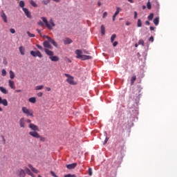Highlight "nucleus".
<instances>
[{"label": "nucleus", "instance_id": "obj_15", "mask_svg": "<svg viewBox=\"0 0 177 177\" xmlns=\"http://www.w3.org/2000/svg\"><path fill=\"white\" fill-rule=\"evenodd\" d=\"M66 168L68 169H70V170L74 169H75V167H77V162H73V163H71V164H68V165H66Z\"/></svg>", "mask_w": 177, "mask_h": 177}, {"label": "nucleus", "instance_id": "obj_62", "mask_svg": "<svg viewBox=\"0 0 177 177\" xmlns=\"http://www.w3.org/2000/svg\"><path fill=\"white\" fill-rule=\"evenodd\" d=\"M67 62H68V63H71V59H67Z\"/></svg>", "mask_w": 177, "mask_h": 177}, {"label": "nucleus", "instance_id": "obj_53", "mask_svg": "<svg viewBox=\"0 0 177 177\" xmlns=\"http://www.w3.org/2000/svg\"><path fill=\"white\" fill-rule=\"evenodd\" d=\"M53 1L57 3H59L62 1V0H53Z\"/></svg>", "mask_w": 177, "mask_h": 177}, {"label": "nucleus", "instance_id": "obj_23", "mask_svg": "<svg viewBox=\"0 0 177 177\" xmlns=\"http://www.w3.org/2000/svg\"><path fill=\"white\" fill-rule=\"evenodd\" d=\"M101 34L102 36L106 35V28L104 27V25L101 26Z\"/></svg>", "mask_w": 177, "mask_h": 177}, {"label": "nucleus", "instance_id": "obj_8", "mask_svg": "<svg viewBox=\"0 0 177 177\" xmlns=\"http://www.w3.org/2000/svg\"><path fill=\"white\" fill-rule=\"evenodd\" d=\"M64 76L67 77L66 82L71 85H77V82L74 81V77L70 74L65 73Z\"/></svg>", "mask_w": 177, "mask_h": 177}, {"label": "nucleus", "instance_id": "obj_38", "mask_svg": "<svg viewBox=\"0 0 177 177\" xmlns=\"http://www.w3.org/2000/svg\"><path fill=\"white\" fill-rule=\"evenodd\" d=\"M147 9H148V10H151V3H150V1H148L147 4Z\"/></svg>", "mask_w": 177, "mask_h": 177}, {"label": "nucleus", "instance_id": "obj_43", "mask_svg": "<svg viewBox=\"0 0 177 177\" xmlns=\"http://www.w3.org/2000/svg\"><path fill=\"white\" fill-rule=\"evenodd\" d=\"M44 93L42 92H39L37 93V96L38 97H41L43 96Z\"/></svg>", "mask_w": 177, "mask_h": 177}, {"label": "nucleus", "instance_id": "obj_32", "mask_svg": "<svg viewBox=\"0 0 177 177\" xmlns=\"http://www.w3.org/2000/svg\"><path fill=\"white\" fill-rule=\"evenodd\" d=\"M50 3V0H43L42 3L44 6H48Z\"/></svg>", "mask_w": 177, "mask_h": 177}, {"label": "nucleus", "instance_id": "obj_57", "mask_svg": "<svg viewBox=\"0 0 177 177\" xmlns=\"http://www.w3.org/2000/svg\"><path fill=\"white\" fill-rule=\"evenodd\" d=\"M115 17H117V16H115V15H113V21H115Z\"/></svg>", "mask_w": 177, "mask_h": 177}, {"label": "nucleus", "instance_id": "obj_14", "mask_svg": "<svg viewBox=\"0 0 177 177\" xmlns=\"http://www.w3.org/2000/svg\"><path fill=\"white\" fill-rule=\"evenodd\" d=\"M0 104H2L3 106H8V101L7 99H3L2 97L0 96Z\"/></svg>", "mask_w": 177, "mask_h": 177}, {"label": "nucleus", "instance_id": "obj_36", "mask_svg": "<svg viewBox=\"0 0 177 177\" xmlns=\"http://www.w3.org/2000/svg\"><path fill=\"white\" fill-rule=\"evenodd\" d=\"M153 18V13H151L149 16H148V20L149 21H151Z\"/></svg>", "mask_w": 177, "mask_h": 177}, {"label": "nucleus", "instance_id": "obj_1", "mask_svg": "<svg viewBox=\"0 0 177 177\" xmlns=\"http://www.w3.org/2000/svg\"><path fill=\"white\" fill-rule=\"evenodd\" d=\"M26 174L32 177H34L33 173L28 167H24V169H18L16 172L18 177H26Z\"/></svg>", "mask_w": 177, "mask_h": 177}, {"label": "nucleus", "instance_id": "obj_54", "mask_svg": "<svg viewBox=\"0 0 177 177\" xmlns=\"http://www.w3.org/2000/svg\"><path fill=\"white\" fill-rule=\"evenodd\" d=\"M149 29L151 31H153L155 28L153 26H150Z\"/></svg>", "mask_w": 177, "mask_h": 177}, {"label": "nucleus", "instance_id": "obj_11", "mask_svg": "<svg viewBox=\"0 0 177 177\" xmlns=\"http://www.w3.org/2000/svg\"><path fill=\"white\" fill-rule=\"evenodd\" d=\"M20 128L25 129L26 127V120L24 118H21L19 120Z\"/></svg>", "mask_w": 177, "mask_h": 177}, {"label": "nucleus", "instance_id": "obj_50", "mask_svg": "<svg viewBox=\"0 0 177 177\" xmlns=\"http://www.w3.org/2000/svg\"><path fill=\"white\" fill-rule=\"evenodd\" d=\"M137 17H138V13H137V12L135 11L134 12V19H136Z\"/></svg>", "mask_w": 177, "mask_h": 177}, {"label": "nucleus", "instance_id": "obj_25", "mask_svg": "<svg viewBox=\"0 0 177 177\" xmlns=\"http://www.w3.org/2000/svg\"><path fill=\"white\" fill-rule=\"evenodd\" d=\"M44 85H39V86H35V90L36 91H41L44 89Z\"/></svg>", "mask_w": 177, "mask_h": 177}, {"label": "nucleus", "instance_id": "obj_4", "mask_svg": "<svg viewBox=\"0 0 177 177\" xmlns=\"http://www.w3.org/2000/svg\"><path fill=\"white\" fill-rule=\"evenodd\" d=\"M75 54L77 55L76 58L81 59L82 61L92 59V56L82 55V50L77 49L75 50Z\"/></svg>", "mask_w": 177, "mask_h": 177}, {"label": "nucleus", "instance_id": "obj_10", "mask_svg": "<svg viewBox=\"0 0 177 177\" xmlns=\"http://www.w3.org/2000/svg\"><path fill=\"white\" fill-rule=\"evenodd\" d=\"M30 55H31V56H32L34 57H37L39 58L43 57V55L39 50H37V51L31 50Z\"/></svg>", "mask_w": 177, "mask_h": 177}, {"label": "nucleus", "instance_id": "obj_34", "mask_svg": "<svg viewBox=\"0 0 177 177\" xmlns=\"http://www.w3.org/2000/svg\"><path fill=\"white\" fill-rule=\"evenodd\" d=\"M36 47H37L38 49H39L40 50H41V51H44V50H45V49H44L41 45H39V44H37V45H36Z\"/></svg>", "mask_w": 177, "mask_h": 177}, {"label": "nucleus", "instance_id": "obj_58", "mask_svg": "<svg viewBox=\"0 0 177 177\" xmlns=\"http://www.w3.org/2000/svg\"><path fill=\"white\" fill-rule=\"evenodd\" d=\"M37 32L39 34L41 35V31L39 29H37Z\"/></svg>", "mask_w": 177, "mask_h": 177}, {"label": "nucleus", "instance_id": "obj_63", "mask_svg": "<svg viewBox=\"0 0 177 177\" xmlns=\"http://www.w3.org/2000/svg\"><path fill=\"white\" fill-rule=\"evenodd\" d=\"M138 44H135V48H138Z\"/></svg>", "mask_w": 177, "mask_h": 177}, {"label": "nucleus", "instance_id": "obj_7", "mask_svg": "<svg viewBox=\"0 0 177 177\" xmlns=\"http://www.w3.org/2000/svg\"><path fill=\"white\" fill-rule=\"evenodd\" d=\"M22 112L25 114L27 117H34V111L32 109H28L26 106H23L21 108Z\"/></svg>", "mask_w": 177, "mask_h": 177}, {"label": "nucleus", "instance_id": "obj_17", "mask_svg": "<svg viewBox=\"0 0 177 177\" xmlns=\"http://www.w3.org/2000/svg\"><path fill=\"white\" fill-rule=\"evenodd\" d=\"M8 84H9V86L11 89H13V90H15L16 89V86H15V82L10 80L8 81Z\"/></svg>", "mask_w": 177, "mask_h": 177}, {"label": "nucleus", "instance_id": "obj_27", "mask_svg": "<svg viewBox=\"0 0 177 177\" xmlns=\"http://www.w3.org/2000/svg\"><path fill=\"white\" fill-rule=\"evenodd\" d=\"M120 12H122V9L120 7H117L116 12H115L114 15L117 17L119 15Z\"/></svg>", "mask_w": 177, "mask_h": 177}, {"label": "nucleus", "instance_id": "obj_33", "mask_svg": "<svg viewBox=\"0 0 177 177\" xmlns=\"http://www.w3.org/2000/svg\"><path fill=\"white\" fill-rule=\"evenodd\" d=\"M27 35H28V37H29L30 38H34V37H35V35L30 33V32H29V31L27 32Z\"/></svg>", "mask_w": 177, "mask_h": 177}, {"label": "nucleus", "instance_id": "obj_30", "mask_svg": "<svg viewBox=\"0 0 177 177\" xmlns=\"http://www.w3.org/2000/svg\"><path fill=\"white\" fill-rule=\"evenodd\" d=\"M30 4L32 7H34V8H37V3H36L35 1H30Z\"/></svg>", "mask_w": 177, "mask_h": 177}, {"label": "nucleus", "instance_id": "obj_9", "mask_svg": "<svg viewBox=\"0 0 177 177\" xmlns=\"http://www.w3.org/2000/svg\"><path fill=\"white\" fill-rule=\"evenodd\" d=\"M29 129L31 130V132H38L40 131L39 127L34 123L29 124Z\"/></svg>", "mask_w": 177, "mask_h": 177}, {"label": "nucleus", "instance_id": "obj_2", "mask_svg": "<svg viewBox=\"0 0 177 177\" xmlns=\"http://www.w3.org/2000/svg\"><path fill=\"white\" fill-rule=\"evenodd\" d=\"M46 38L48 40L44 41L43 46L44 48H47V50L53 49V46H51V44H53L56 48L58 47V44L54 39H53L51 37H50L49 36H46Z\"/></svg>", "mask_w": 177, "mask_h": 177}, {"label": "nucleus", "instance_id": "obj_37", "mask_svg": "<svg viewBox=\"0 0 177 177\" xmlns=\"http://www.w3.org/2000/svg\"><path fill=\"white\" fill-rule=\"evenodd\" d=\"M37 24H38L39 26H41V27L44 26V23L42 21H39Z\"/></svg>", "mask_w": 177, "mask_h": 177}, {"label": "nucleus", "instance_id": "obj_42", "mask_svg": "<svg viewBox=\"0 0 177 177\" xmlns=\"http://www.w3.org/2000/svg\"><path fill=\"white\" fill-rule=\"evenodd\" d=\"M88 175L90 176H92L93 172H92V168L91 167L88 168Z\"/></svg>", "mask_w": 177, "mask_h": 177}, {"label": "nucleus", "instance_id": "obj_55", "mask_svg": "<svg viewBox=\"0 0 177 177\" xmlns=\"http://www.w3.org/2000/svg\"><path fill=\"white\" fill-rule=\"evenodd\" d=\"M15 92H16V93H21V92H22V90L18 89V90H16Z\"/></svg>", "mask_w": 177, "mask_h": 177}, {"label": "nucleus", "instance_id": "obj_60", "mask_svg": "<svg viewBox=\"0 0 177 177\" xmlns=\"http://www.w3.org/2000/svg\"><path fill=\"white\" fill-rule=\"evenodd\" d=\"M97 5L99 7L102 6V3L100 1H98Z\"/></svg>", "mask_w": 177, "mask_h": 177}, {"label": "nucleus", "instance_id": "obj_46", "mask_svg": "<svg viewBox=\"0 0 177 177\" xmlns=\"http://www.w3.org/2000/svg\"><path fill=\"white\" fill-rule=\"evenodd\" d=\"M3 64L5 65V66H7L8 65V61L6 59H3Z\"/></svg>", "mask_w": 177, "mask_h": 177}, {"label": "nucleus", "instance_id": "obj_51", "mask_svg": "<svg viewBox=\"0 0 177 177\" xmlns=\"http://www.w3.org/2000/svg\"><path fill=\"white\" fill-rule=\"evenodd\" d=\"M118 44V41H115L113 42V47H116Z\"/></svg>", "mask_w": 177, "mask_h": 177}, {"label": "nucleus", "instance_id": "obj_56", "mask_svg": "<svg viewBox=\"0 0 177 177\" xmlns=\"http://www.w3.org/2000/svg\"><path fill=\"white\" fill-rule=\"evenodd\" d=\"M131 25V23L129 22V21H127L126 22V26H130Z\"/></svg>", "mask_w": 177, "mask_h": 177}, {"label": "nucleus", "instance_id": "obj_44", "mask_svg": "<svg viewBox=\"0 0 177 177\" xmlns=\"http://www.w3.org/2000/svg\"><path fill=\"white\" fill-rule=\"evenodd\" d=\"M10 32L11 34H15L16 33V30L14 28H10Z\"/></svg>", "mask_w": 177, "mask_h": 177}, {"label": "nucleus", "instance_id": "obj_13", "mask_svg": "<svg viewBox=\"0 0 177 177\" xmlns=\"http://www.w3.org/2000/svg\"><path fill=\"white\" fill-rule=\"evenodd\" d=\"M23 11H24L25 15L27 17V18H28V19L32 18L31 12L29 11V10L28 8H23Z\"/></svg>", "mask_w": 177, "mask_h": 177}, {"label": "nucleus", "instance_id": "obj_29", "mask_svg": "<svg viewBox=\"0 0 177 177\" xmlns=\"http://www.w3.org/2000/svg\"><path fill=\"white\" fill-rule=\"evenodd\" d=\"M115 38H117V35L115 34H113L111 37V42L114 43Z\"/></svg>", "mask_w": 177, "mask_h": 177}, {"label": "nucleus", "instance_id": "obj_52", "mask_svg": "<svg viewBox=\"0 0 177 177\" xmlns=\"http://www.w3.org/2000/svg\"><path fill=\"white\" fill-rule=\"evenodd\" d=\"M26 122L27 123L31 124L32 120H31L30 119H27V120H26Z\"/></svg>", "mask_w": 177, "mask_h": 177}, {"label": "nucleus", "instance_id": "obj_3", "mask_svg": "<svg viewBox=\"0 0 177 177\" xmlns=\"http://www.w3.org/2000/svg\"><path fill=\"white\" fill-rule=\"evenodd\" d=\"M45 53L49 56V59L53 62H57L59 61V57L58 56L55 55V53L53 50L45 48Z\"/></svg>", "mask_w": 177, "mask_h": 177}, {"label": "nucleus", "instance_id": "obj_22", "mask_svg": "<svg viewBox=\"0 0 177 177\" xmlns=\"http://www.w3.org/2000/svg\"><path fill=\"white\" fill-rule=\"evenodd\" d=\"M28 102L32 104H35L37 102V98L35 97H30Z\"/></svg>", "mask_w": 177, "mask_h": 177}, {"label": "nucleus", "instance_id": "obj_48", "mask_svg": "<svg viewBox=\"0 0 177 177\" xmlns=\"http://www.w3.org/2000/svg\"><path fill=\"white\" fill-rule=\"evenodd\" d=\"M106 17H107V12H104L103 13L102 18L104 19V18H106Z\"/></svg>", "mask_w": 177, "mask_h": 177}, {"label": "nucleus", "instance_id": "obj_16", "mask_svg": "<svg viewBox=\"0 0 177 177\" xmlns=\"http://www.w3.org/2000/svg\"><path fill=\"white\" fill-rule=\"evenodd\" d=\"M19 50L21 55L24 56L26 55V48L24 46H19Z\"/></svg>", "mask_w": 177, "mask_h": 177}, {"label": "nucleus", "instance_id": "obj_49", "mask_svg": "<svg viewBox=\"0 0 177 177\" xmlns=\"http://www.w3.org/2000/svg\"><path fill=\"white\" fill-rule=\"evenodd\" d=\"M46 90L48 92H50L51 91V88L50 87H46Z\"/></svg>", "mask_w": 177, "mask_h": 177}, {"label": "nucleus", "instance_id": "obj_31", "mask_svg": "<svg viewBox=\"0 0 177 177\" xmlns=\"http://www.w3.org/2000/svg\"><path fill=\"white\" fill-rule=\"evenodd\" d=\"M19 7L21 8L22 9L24 8V7H25V2L24 1H19Z\"/></svg>", "mask_w": 177, "mask_h": 177}, {"label": "nucleus", "instance_id": "obj_39", "mask_svg": "<svg viewBox=\"0 0 177 177\" xmlns=\"http://www.w3.org/2000/svg\"><path fill=\"white\" fill-rule=\"evenodd\" d=\"M137 26H138V28H141L142 27V22H141V20L140 19L138 20Z\"/></svg>", "mask_w": 177, "mask_h": 177}, {"label": "nucleus", "instance_id": "obj_28", "mask_svg": "<svg viewBox=\"0 0 177 177\" xmlns=\"http://www.w3.org/2000/svg\"><path fill=\"white\" fill-rule=\"evenodd\" d=\"M138 45L139 46H142V47L145 46V41L143 39H140L139 41H138Z\"/></svg>", "mask_w": 177, "mask_h": 177}, {"label": "nucleus", "instance_id": "obj_59", "mask_svg": "<svg viewBox=\"0 0 177 177\" xmlns=\"http://www.w3.org/2000/svg\"><path fill=\"white\" fill-rule=\"evenodd\" d=\"M146 25L147 26H149L150 25V22L149 21H146Z\"/></svg>", "mask_w": 177, "mask_h": 177}, {"label": "nucleus", "instance_id": "obj_12", "mask_svg": "<svg viewBox=\"0 0 177 177\" xmlns=\"http://www.w3.org/2000/svg\"><path fill=\"white\" fill-rule=\"evenodd\" d=\"M140 89L138 88H133V94H134V95H133V97H136V99L138 100H139V96L140 95Z\"/></svg>", "mask_w": 177, "mask_h": 177}, {"label": "nucleus", "instance_id": "obj_18", "mask_svg": "<svg viewBox=\"0 0 177 177\" xmlns=\"http://www.w3.org/2000/svg\"><path fill=\"white\" fill-rule=\"evenodd\" d=\"M1 17L2 18V19L3 20V21L7 24L8 23V19H7V15L4 12V11H2Z\"/></svg>", "mask_w": 177, "mask_h": 177}, {"label": "nucleus", "instance_id": "obj_5", "mask_svg": "<svg viewBox=\"0 0 177 177\" xmlns=\"http://www.w3.org/2000/svg\"><path fill=\"white\" fill-rule=\"evenodd\" d=\"M41 20L43 23L45 24V26L48 30H53L54 27H55V24L53 19H50L49 21H48L46 17H42Z\"/></svg>", "mask_w": 177, "mask_h": 177}, {"label": "nucleus", "instance_id": "obj_45", "mask_svg": "<svg viewBox=\"0 0 177 177\" xmlns=\"http://www.w3.org/2000/svg\"><path fill=\"white\" fill-rule=\"evenodd\" d=\"M50 174L53 177H59L53 171H51Z\"/></svg>", "mask_w": 177, "mask_h": 177}, {"label": "nucleus", "instance_id": "obj_47", "mask_svg": "<svg viewBox=\"0 0 177 177\" xmlns=\"http://www.w3.org/2000/svg\"><path fill=\"white\" fill-rule=\"evenodd\" d=\"M149 41L150 42L153 43V41H154L153 37V36L150 37V38L149 39Z\"/></svg>", "mask_w": 177, "mask_h": 177}, {"label": "nucleus", "instance_id": "obj_41", "mask_svg": "<svg viewBox=\"0 0 177 177\" xmlns=\"http://www.w3.org/2000/svg\"><path fill=\"white\" fill-rule=\"evenodd\" d=\"M136 76L132 77L131 80V84H133V83L136 81Z\"/></svg>", "mask_w": 177, "mask_h": 177}, {"label": "nucleus", "instance_id": "obj_20", "mask_svg": "<svg viewBox=\"0 0 177 177\" xmlns=\"http://www.w3.org/2000/svg\"><path fill=\"white\" fill-rule=\"evenodd\" d=\"M0 91L4 94V95H8V90H7L5 87L3 86H0Z\"/></svg>", "mask_w": 177, "mask_h": 177}, {"label": "nucleus", "instance_id": "obj_19", "mask_svg": "<svg viewBox=\"0 0 177 177\" xmlns=\"http://www.w3.org/2000/svg\"><path fill=\"white\" fill-rule=\"evenodd\" d=\"M28 167L30 169H31L32 171L35 174H39V171L38 169H37L36 168H35L31 164L28 165Z\"/></svg>", "mask_w": 177, "mask_h": 177}, {"label": "nucleus", "instance_id": "obj_35", "mask_svg": "<svg viewBox=\"0 0 177 177\" xmlns=\"http://www.w3.org/2000/svg\"><path fill=\"white\" fill-rule=\"evenodd\" d=\"M64 177H77V176L75 174H68L64 175Z\"/></svg>", "mask_w": 177, "mask_h": 177}, {"label": "nucleus", "instance_id": "obj_26", "mask_svg": "<svg viewBox=\"0 0 177 177\" xmlns=\"http://www.w3.org/2000/svg\"><path fill=\"white\" fill-rule=\"evenodd\" d=\"M153 24L156 26H157L159 24V17H156L154 19H153Z\"/></svg>", "mask_w": 177, "mask_h": 177}, {"label": "nucleus", "instance_id": "obj_64", "mask_svg": "<svg viewBox=\"0 0 177 177\" xmlns=\"http://www.w3.org/2000/svg\"><path fill=\"white\" fill-rule=\"evenodd\" d=\"M146 6H142V10H145Z\"/></svg>", "mask_w": 177, "mask_h": 177}, {"label": "nucleus", "instance_id": "obj_61", "mask_svg": "<svg viewBox=\"0 0 177 177\" xmlns=\"http://www.w3.org/2000/svg\"><path fill=\"white\" fill-rule=\"evenodd\" d=\"M128 2H129L130 3H133V0H128Z\"/></svg>", "mask_w": 177, "mask_h": 177}, {"label": "nucleus", "instance_id": "obj_24", "mask_svg": "<svg viewBox=\"0 0 177 177\" xmlns=\"http://www.w3.org/2000/svg\"><path fill=\"white\" fill-rule=\"evenodd\" d=\"M9 73H10V78L11 80H14L15 78V72L13 71L10 70Z\"/></svg>", "mask_w": 177, "mask_h": 177}, {"label": "nucleus", "instance_id": "obj_6", "mask_svg": "<svg viewBox=\"0 0 177 177\" xmlns=\"http://www.w3.org/2000/svg\"><path fill=\"white\" fill-rule=\"evenodd\" d=\"M28 134L34 138L39 139L41 142L46 141V138L41 136L37 131H29Z\"/></svg>", "mask_w": 177, "mask_h": 177}, {"label": "nucleus", "instance_id": "obj_21", "mask_svg": "<svg viewBox=\"0 0 177 177\" xmlns=\"http://www.w3.org/2000/svg\"><path fill=\"white\" fill-rule=\"evenodd\" d=\"M64 43L65 45H69L73 43V40H71L70 38H66L64 41Z\"/></svg>", "mask_w": 177, "mask_h": 177}, {"label": "nucleus", "instance_id": "obj_40", "mask_svg": "<svg viewBox=\"0 0 177 177\" xmlns=\"http://www.w3.org/2000/svg\"><path fill=\"white\" fill-rule=\"evenodd\" d=\"M1 74H2V76H6V75H7V71H6V69H3L2 71H1Z\"/></svg>", "mask_w": 177, "mask_h": 177}]
</instances>
